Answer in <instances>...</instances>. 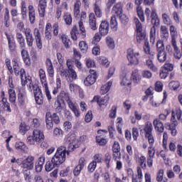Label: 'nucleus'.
Segmentation results:
<instances>
[{"instance_id": "nucleus-1", "label": "nucleus", "mask_w": 182, "mask_h": 182, "mask_svg": "<svg viewBox=\"0 0 182 182\" xmlns=\"http://www.w3.org/2000/svg\"><path fill=\"white\" fill-rule=\"evenodd\" d=\"M13 69L16 76H20L22 86H27L30 90H33L35 100L37 105H43V94L42 90L38 85L32 83V77L26 76L25 70L19 67V63L16 60H13Z\"/></svg>"}, {"instance_id": "nucleus-2", "label": "nucleus", "mask_w": 182, "mask_h": 182, "mask_svg": "<svg viewBox=\"0 0 182 182\" xmlns=\"http://www.w3.org/2000/svg\"><path fill=\"white\" fill-rule=\"evenodd\" d=\"M66 153L69 154V151H66V148L65 146H60L53 156L51 161L59 167L60 164L65 163L66 160Z\"/></svg>"}, {"instance_id": "nucleus-3", "label": "nucleus", "mask_w": 182, "mask_h": 182, "mask_svg": "<svg viewBox=\"0 0 182 182\" xmlns=\"http://www.w3.org/2000/svg\"><path fill=\"white\" fill-rule=\"evenodd\" d=\"M57 72H58L60 76L63 79H65L67 82H73V80H76V78L77 77L76 71L74 70H66L65 67L63 66L58 67Z\"/></svg>"}, {"instance_id": "nucleus-4", "label": "nucleus", "mask_w": 182, "mask_h": 182, "mask_svg": "<svg viewBox=\"0 0 182 182\" xmlns=\"http://www.w3.org/2000/svg\"><path fill=\"white\" fill-rule=\"evenodd\" d=\"M45 139V135L43 132L39 129H34L33 132V136L27 137L26 141L28 144L33 146L35 144H38V143H42Z\"/></svg>"}, {"instance_id": "nucleus-5", "label": "nucleus", "mask_w": 182, "mask_h": 182, "mask_svg": "<svg viewBox=\"0 0 182 182\" xmlns=\"http://www.w3.org/2000/svg\"><path fill=\"white\" fill-rule=\"evenodd\" d=\"M38 76L40 82L42 87L44 89L46 96L48 100L50 101L52 100V95H50V91H49V86L48 85V80H46V72L43 68L38 70Z\"/></svg>"}, {"instance_id": "nucleus-6", "label": "nucleus", "mask_w": 182, "mask_h": 182, "mask_svg": "<svg viewBox=\"0 0 182 182\" xmlns=\"http://www.w3.org/2000/svg\"><path fill=\"white\" fill-rule=\"evenodd\" d=\"M144 132L145 133V139L148 140V142L153 143L154 141V136H153V124H151V122L147 121L145 123Z\"/></svg>"}, {"instance_id": "nucleus-7", "label": "nucleus", "mask_w": 182, "mask_h": 182, "mask_svg": "<svg viewBox=\"0 0 182 182\" xmlns=\"http://www.w3.org/2000/svg\"><path fill=\"white\" fill-rule=\"evenodd\" d=\"M33 161H35V157L32 156H28L26 159H24L21 163V168L23 171H29L33 168Z\"/></svg>"}, {"instance_id": "nucleus-8", "label": "nucleus", "mask_w": 182, "mask_h": 182, "mask_svg": "<svg viewBox=\"0 0 182 182\" xmlns=\"http://www.w3.org/2000/svg\"><path fill=\"white\" fill-rule=\"evenodd\" d=\"M140 53L135 52L134 50L129 48L127 50V59L132 65H139V56Z\"/></svg>"}, {"instance_id": "nucleus-9", "label": "nucleus", "mask_w": 182, "mask_h": 182, "mask_svg": "<svg viewBox=\"0 0 182 182\" xmlns=\"http://www.w3.org/2000/svg\"><path fill=\"white\" fill-rule=\"evenodd\" d=\"M171 43L173 46V51H174L173 57L178 60H180V59H181L182 54H181V51L180 50V48L177 46V41H176V37H174V36H172L171 37Z\"/></svg>"}, {"instance_id": "nucleus-10", "label": "nucleus", "mask_w": 182, "mask_h": 182, "mask_svg": "<svg viewBox=\"0 0 182 182\" xmlns=\"http://www.w3.org/2000/svg\"><path fill=\"white\" fill-rule=\"evenodd\" d=\"M167 100V93L166 92L164 93V98L161 100V97L154 98L153 97H151L149 100V103L153 107H159L161 104L166 103V100Z\"/></svg>"}, {"instance_id": "nucleus-11", "label": "nucleus", "mask_w": 182, "mask_h": 182, "mask_svg": "<svg viewBox=\"0 0 182 182\" xmlns=\"http://www.w3.org/2000/svg\"><path fill=\"white\" fill-rule=\"evenodd\" d=\"M69 109L72 110L76 117L80 116V111L77 109V103L73 98H70L68 101L66 102Z\"/></svg>"}, {"instance_id": "nucleus-12", "label": "nucleus", "mask_w": 182, "mask_h": 182, "mask_svg": "<svg viewBox=\"0 0 182 182\" xmlns=\"http://www.w3.org/2000/svg\"><path fill=\"white\" fill-rule=\"evenodd\" d=\"M33 35L35 37V41H36V43L38 49H42L43 48L42 36L41 35V31H39V28H34Z\"/></svg>"}, {"instance_id": "nucleus-13", "label": "nucleus", "mask_w": 182, "mask_h": 182, "mask_svg": "<svg viewBox=\"0 0 182 182\" xmlns=\"http://www.w3.org/2000/svg\"><path fill=\"white\" fill-rule=\"evenodd\" d=\"M109 21H102L99 27V32L101 36H106L109 33Z\"/></svg>"}, {"instance_id": "nucleus-14", "label": "nucleus", "mask_w": 182, "mask_h": 182, "mask_svg": "<svg viewBox=\"0 0 182 182\" xmlns=\"http://www.w3.org/2000/svg\"><path fill=\"white\" fill-rule=\"evenodd\" d=\"M46 6H48L46 0L39 1L38 11L39 12V16H41V18H43L45 16V14L46 12Z\"/></svg>"}, {"instance_id": "nucleus-15", "label": "nucleus", "mask_w": 182, "mask_h": 182, "mask_svg": "<svg viewBox=\"0 0 182 182\" xmlns=\"http://www.w3.org/2000/svg\"><path fill=\"white\" fill-rule=\"evenodd\" d=\"M173 123H167L166 124V129L167 130H169L171 132V134L172 136H177V126L178 125V123L176 121H172Z\"/></svg>"}, {"instance_id": "nucleus-16", "label": "nucleus", "mask_w": 182, "mask_h": 182, "mask_svg": "<svg viewBox=\"0 0 182 182\" xmlns=\"http://www.w3.org/2000/svg\"><path fill=\"white\" fill-rule=\"evenodd\" d=\"M91 102H95L99 106H105L109 102V96L106 95L102 98L99 96H95Z\"/></svg>"}, {"instance_id": "nucleus-17", "label": "nucleus", "mask_w": 182, "mask_h": 182, "mask_svg": "<svg viewBox=\"0 0 182 182\" xmlns=\"http://www.w3.org/2000/svg\"><path fill=\"white\" fill-rule=\"evenodd\" d=\"M85 158L80 159L77 166L74 168V176H77L80 174V171H82V170H83V167H85Z\"/></svg>"}, {"instance_id": "nucleus-18", "label": "nucleus", "mask_w": 182, "mask_h": 182, "mask_svg": "<svg viewBox=\"0 0 182 182\" xmlns=\"http://www.w3.org/2000/svg\"><path fill=\"white\" fill-rule=\"evenodd\" d=\"M153 125L156 132H159V133H163V132H164V124H163V122L160 121L159 118L154 119Z\"/></svg>"}, {"instance_id": "nucleus-19", "label": "nucleus", "mask_w": 182, "mask_h": 182, "mask_svg": "<svg viewBox=\"0 0 182 182\" xmlns=\"http://www.w3.org/2000/svg\"><path fill=\"white\" fill-rule=\"evenodd\" d=\"M28 18L30 23L33 25V23H35L36 14H35V7H33V5L28 6Z\"/></svg>"}, {"instance_id": "nucleus-20", "label": "nucleus", "mask_w": 182, "mask_h": 182, "mask_svg": "<svg viewBox=\"0 0 182 182\" xmlns=\"http://www.w3.org/2000/svg\"><path fill=\"white\" fill-rule=\"evenodd\" d=\"M94 11L97 18H100V16H102V1H100V0H97L95 1Z\"/></svg>"}, {"instance_id": "nucleus-21", "label": "nucleus", "mask_w": 182, "mask_h": 182, "mask_svg": "<svg viewBox=\"0 0 182 182\" xmlns=\"http://www.w3.org/2000/svg\"><path fill=\"white\" fill-rule=\"evenodd\" d=\"M89 26L92 31H96L97 29V26H96V17L93 13H91L89 16Z\"/></svg>"}, {"instance_id": "nucleus-22", "label": "nucleus", "mask_w": 182, "mask_h": 182, "mask_svg": "<svg viewBox=\"0 0 182 182\" xmlns=\"http://www.w3.org/2000/svg\"><path fill=\"white\" fill-rule=\"evenodd\" d=\"M144 50L145 53H146V55H149V58H150L151 59L154 58L156 53H154V51L150 50V46L149 45V41H144Z\"/></svg>"}, {"instance_id": "nucleus-23", "label": "nucleus", "mask_w": 182, "mask_h": 182, "mask_svg": "<svg viewBox=\"0 0 182 182\" xmlns=\"http://www.w3.org/2000/svg\"><path fill=\"white\" fill-rule=\"evenodd\" d=\"M182 111L180 109H176L175 112H171V122H177V120H181Z\"/></svg>"}, {"instance_id": "nucleus-24", "label": "nucleus", "mask_w": 182, "mask_h": 182, "mask_svg": "<svg viewBox=\"0 0 182 182\" xmlns=\"http://www.w3.org/2000/svg\"><path fill=\"white\" fill-rule=\"evenodd\" d=\"M21 56L26 66H29L31 65V58L29 57V53L26 50H21Z\"/></svg>"}, {"instance_id": "nucleus-25", "label": "nucleus", "mask_w": 182, "mask_h": 182, "mask_svg": "<svg viewBox=\"0 0 182 182\" xmlns=\"http://www.w3.org/2000/svg\"><path fill=\"white\" fill-rule=\"evenodd\" d=\"M15 149L18 150V151H23V153H26V151H28V146H26L25 142H22L21 141H18L16 143Z\"/></svg>"}, {"instance_id": "nucleus-26", "label": "nucleus", "mask_w": 182, "mask_h": 182, "mask_svg": "<svg viewBox=\"0 0 182 182\" xmlns=\"http://www.w3.org/2000/svg\"><path fill=\"white\" fill-rule=\"evenodd\" d=\"M61 40L65 49H69V48L72 46V41H70V38H69V36L66 34H63L61 36Z\"/></svg>"}, {"instance_id": "nucleus-27", "label": "nucleus", "mask_w": 182, "mask_h": 182, "mask_svg": "<svg viewBox=\"0 0 182 182\" xmlns=\"http://www.w3.org/2000/svg\"><path fill=\"white\" fill-rule=\"evenodd\" d=\"M151 22L152 25H155V26H159V25H160V19L157 16V13H156L155 9H152L151 11Z\"/></svg>"}, {"instance_id": "nucleus-28", "label": "nucleus", "mask_w": 182, "mask_h": 182, "mask_svg": "<svg viewBox=\"0 0 182 182\" xmlns=\"http://www.w3.org/2000/svg\"><path fill=\"white\" fill-rule=\"evenodd\" d=\"M80 6H82L80 0H75L74 4V15L75 18H79V16H80Z\"/></svg>"}, {"instance_id": "nucleus-29", "label": "nucleus", "mask_w": 182, "mask_h": 182, "mask_svg": "<svg viewBox=\"0 0 182 182\" xmlns=\"http://www.w3.org/2000/svg\"><path fill=\"white\" fill-rule=\"evenodd\" d=\"M121 85L122 86H129L132 85V73H127L122 79Z\"/></svg>"}, {"instance_id": "nucleus-30", "label": "nucleus", "mask_w": 182, "mask_h": 182, "mask_svg": "<svg viewBox=\"0 0 182 182\" xmlns=\"http://www.w3.org/2000/svg\"><path fill=\"white\" fill-rule=\"evenodd\" d=\"M157 60L159 63H164L167 60V51H158Z\"/></svg>"}, {"instance_id": "nucleus-31", "label": "nucleus", "mask_w": 182, "mask_h": 182, "mask_svg": "<svg viewBox=\"0 0 182 182\" xmlns=\"http://www.w3.org/2000/svg\"><path fill=\"white\" fill-rule=\"evenodd\" d=\"M70 36L73 41H77L80 38V33H79V30L77 27L74 26L70 31Z\"/></svg>"}, {"instance_id": "nucleus-32", "label": "nucleus", "mask_w": 182, "mask_h": 182, "mask_svg": "<svg viewBox=\"0 0 182 182\" xmlns=\"http://www.w3.org/2000/svg\"><path fill=\"white\" fill-rule=\"evenodd\" d=\"M96 75H88L84 80V85L85 86H92L96 82Z\"/></svg>"}, {"instance_id": "nucleus-33", "label": "nucleus", "mask_w": 182, "mask_h": 182, "mask_svg": "<svg viewBox=\"0 0 182 182\" xmlns=\"http://www.w3.org/2000/svg\"><path fill=\"white\" fill-rule=\"evenodd\" d=\"M131 79H132L134 83H139V82H140L141 76L139 73V70H134L132 71L131 74Z\"/></svg>"}, {"instance_id": "nucleus-34", "label": "nucleus", "mask_w": 182, "mask_h": 182, "mask_svg": "<svg viewBox=\"0 0 182 182\" xmlns=\"http://www.w3.org/2000/svg\"><path fill=\"white\" fill-rule=\"evenodd\" d=\"M161 38L162 41L168 39V28L166 26H161Z\"/></svg>"}, {"instance_id": "nucleus-35", "label": "nucleus", "mask_w": 182, "mask_h": 182, "mask_svg": "<svg viewBox=\"0 0 182 182\" xmlns=\"http://www.w3.org/2000/svg\"><path fill=\"white\" fill-rule=\"evenodd\" d=\"M46 127L48 130H50L53 127V121L52 120V117L50 116V112H47L46 115Z\"/></svg>"}, {"instance_id": "nucleus-36", "label": "nucleus", "mask_w": 182, "mask_h": 182, "mask_svg": "<svg viewBox=\"0 0 182 182\" xmlns=\"http://www.w3.org/2000/svg\"><path fill=\"white\" fill-rule=\"evenodd\" d=\"M9 100L11 103H16V92H15V90L14 89H9Z\"/></svg>"}, {"instance_id": "nucleus-37", "label": "nucleus", "mask_w": 182, "mask_h": 182, "mask_svg": "<svg viewBox=\"0 0 182 182\" xmlns=\"http://www.w3.org/2000/svg\"><path fill=\"white\" fill-rule=\"evenodd\" d=\"M18 104L19 106H23L25 105V92L21 90L18 93Z\"/></svg>"}, {"instance_id": "nucleus-38", "label": "nucleus", "mask_w": 182, "mask_h": 182, "mask_svg": "<svg viewBox=\"0 0 182 182\" xmlns=\"http://www.w3.org/2000/svg\"><path fill=\"white\" fill-rule=\"evenodd\" d=\"M17 42L19 43L20 48H25V37L21 33H16Z\"/></svg>"}, {"instance_id": "nucleus-39", "label": "nucleus", "mask_w": 182, "mask_h": 182, "mask_svg": "<svg viewBox=\"0 0 182 182\" xmlns=\"http://www.w3.org/2000/svg\"><path fill=\"white\" fill-rule=\"evenodd\" d=\"M156 51L157 52L166 51V47L164 46V40H158L157 41Z\"/></svg>"}, {"instance_id": "nucleus-40", "label": "nucleus", "mask_w": 182, "mask_h": 182, "mask_svg": "<svg viewBox=\"0 0 182 182\" xmlns=\"http://www.w3.org/2000/svg\"><path fill=\"white\" fill-rule=\"evenodd\" d=\"M149 146L148 147V156L147 157H154L156 154V149H154V141L152 143H149Z\"/></svg>"}, {"instance_id": "nucleus-41", "label": "nucleus", "mask_w": 182, "mask_h": 182, "mask_svg": "<svg viewBox=\"0 0 182 182\" xmlns=\"http://www.w3.org/2000/svg\"><path fill=\"white\" fill-rule=\"evenodd\" d=\"M112 82L109 81L108 82L107 84L102 85L101 87V95H106V93H107V92H109V90H110V87H112Z\"/></svg>"}, {"instance_id": "nucleus-42", "label": "nucleus", "mask_w": 182, "mask_h": 182, "mask_svg": "<svg viewBox=\"0 0 182 182\" xmlns=\"http://www.w3.org/2000/svg\"><path fill=\"white\" fill-rule=\"evenodd\" d=\"M143 41H146V33L143 31L136 32V42L138 43H141Z\"/></svg>"}, {"instance_id": "nucleus-43", "label": "nucleus", "mask_w": 182, "mask_h": 182, "mask_svg": "<svg viewBox=\"0 0 182 182\" xmlns=\"http://www.w3.org/2000/svg\"><path fill=\"white\" fill-rule=\"evenodd\" d=\"M162 20L164 25H171L173 23V21H171V18L167 14L164 13L162 14Z\"/></svg>"}, {"instance_id": "nucleus-44", "label": "nucleus", "mask_w": 182, "mask_h": 182, "mask_svg": "<svg viewBox=\"0 0 182 182\" xmlns=\"http://www.w3.org/2000/svg\"><path fill=\"white\" fill-rule=\"evenodd\" d=\"M122 11V6L119 4H115L112 8V13L115 15L121 16Z\"/></svg>"}, {"instance_id": "nucleus-45", "label": "nucleus", "mask_w": 182, "mask_h": 182, "mask_svg": "<svg viewBox=\"0 0 182 182\" xmlns=\"http://www.w3.org/2000/svg\"><path fill=\"white\" fill-rule=\"evenodd\" d=\"M150 42L152 45H154L156 42V27L153 26L150 31Z\"/></svg>"}, {"instance_id": "nucleus-46", "label": "nucleus", "mask_w": 182, "mask_h": 182, "mask_svg": "<svg viewBox=\"0 0 182 182\" xmlns=\"http://www.w3.org/2000/svg\"><path fill=\"white\" fill-rule=\"evenodd\" d=\"M46 171H52V170H53V168H55V167H58L56 164H55V163H53V161H48L46 164Z\"/></svg>"}, {"instance_id": "nucleus-47", "label": "nucleus", "mask_w": 182, "mask_h": 182, "mask_svg": "<svg viewBox=\"0 0 182 182\" xmlns=\"http://www.w3.org/2000/svg\"><path fill=\"white\" fill-rule=\"evenodd\" d=\"M146 65L153 72H157V67L154 65V63H153V61L151 60H147L146 62Z\"/></svg>"}, {"instance_id": "nucleus-48", "label": "nucleus", "mask_w": 182, "mask_h": 182, "mask_svg": "<svg viewBox=\"0 0 182 182\" xmlns=\"http://www.w3.org/2000/svg\"><path fill=\"white\" fill-rule=\"evenodd\" d=\"M78 26L81 32L82 38H86V29L85 28V26L83 25V22H82V21L78 22Z\"/></svg>"}, {"instance_id": "nucleus-49", "label": "nucleus", "mask_w": 182, "mask_h": 182, "mask_svg": "<svg viewBox=\"0 0 182 182\" xmlns=\"http://www.w3.org/2000/svg\"><path fill=\"white\" fill-rule=\"evenodd\" d=\"M134 23L136 25V32H143V25L139 21V18H134Z\"/></svg>"}, {"instance_id": "nucleus-50", "label": "nucleus", "mask_w": 182, "mask_h": 182, "mask_svg": "<svg viewBox=\"0 0 182 182\" xmlns=\"http://www.w3.org/2000/svg\"><path fill=\"white\" fill-rule=\"evenodd\" d=\"M53 136L54 137L59 139L63 136V131L61 129L56 127L53 130Z\"/></svg>"}, {"instance_id": "nucleus-51", "label": "nucleus", "mask_w": 182, "mask_h": 182, "mask_svg": "<svg viewBox=\"0 0 182 182\" xmlns=\"http://www.w3.org/2000/svg\"><path fill=\"white\" fill-rule=\"evenodd\" d=\"M136 12L140 21H141V22H144L145 18H144V13L143 12V9H141V7L140 6H137Z\"/></svg>"}, {"instance_id": "nucleus-52", "label": "nucleus", "mask_w": 182, "mask_h": 182, "mask_svg": "<svg viewBox=\"0 0 182 182\" xmlns=\"http://www.w3.org/2000/svg\"><path fill=\"white\" fill-rule=\"evenodd\" d=\"M63 19L66 25H72V15L69 13H65L63 16Z\"/></svg>"}, {"instance_id": "nucleus-53", "label": "nucleus", "mask_w": 182, "mask_h": 182, "mask_svg": "<svg viewBox=\"0 0 182 182\" xmlns=\"http://www.w3.org/2000/svg\"><path fill=\"white\" fill-rule=\"evenodd\" d=\"M119 21L122 25H124V26H126V25L129 23V17H127V16H126L125 14H121L119 16Z\"/></svg>"}, {"instance_id": "nucleus-54", "label": "nucleus", "mask_w": 182, "mask_h": 182, "mask_svg": "<svg viewBox=\"0 0 182 182\" xmlns=\"http://www.w3.org/2000/svg\"><path fill=\"white\" fill-rule=\"evenodd\" d=\"M107 45L109 49H114V40L112 37H107Z\"/></svg>"}, {"instance_id": "nucleus-55", "label": "nucleus", "mask_w": 182, "mask_h": 182, "mask_svg": "<svg viewBox=\"0 0 182 182\" xmlns=\"http://www.w3.org/2000/svg\"><path fill=\"white\" fill-rule=\"evenodd\" d=\"M69 89L71 92V93H76V92H78V90H80V86L76 85V84H70Z\"/></svg>"}, {"instance_id": "nucleus-56", "label": "nucleus", "mask_w": 182, "mask_h": 182, "mask_svg": "<svg viewBox=\"0 0 182 182\" xmlns=\"http://www.w3.org/2000/svg\"><path fill=\"white\" fill-rule=\"evenodd\" d=\"M1 103L3 105L4 109L6 107L7 112H9L10 113L12 112V110L11 109V105H9V102H8V99L1 100Z\"/></svg>"}, {"instance_id": "nucleus-57", "label": "nucleus", "mask_w": 182, "mask_h": 182, "mask_svg": "<svg viewBox=\"0 0 182 182\" xmlns=\"http://www.w3.org/2000/svg\"><path fill=\"white\" fill-rule=\"evenodd\" d=\"M93 159L92 161L97 164V163H100L103 160V155L102 154H96L94 155Z\"/></svg>"}, {"instance_id": "nucleus-58", "label": "nucleus", "mask_w": 182, "mask_h": 182, "mask_svg": "<svg viewBox=\"0 0 182 182\" xmlns=\"http://www.w3.org/2000/svg\"><path fill=\"white\" fill-rule=\"evenodd\" d=\"M20 133L25 134V132L29 130V126L26 125L25 123H21L19 127Z\"/></svg>"}, {"instance_id": "nucleus-59", "label": "nucleus", "mask_w": 182, "mask_h": 182, "mask_svg": "<svg viewBox=\"0 0 182 182\" xmlns=\"http://www.w3.org/2000/svg\"><path fill=\"white\" fill-rule=\"evenodd\" d=\"M79 48L80 50L85 53V52L87 51V43L85 41H80L79 43Z\"/></svg>"}, {"instance_id": "nucleus-60", "label": "nucleus", "mask_w": 182, "mask_h": 182, "mask_svg": "<svg viewBox=\"0 0 182 182\" xmlns=\"http://www.w3.org/2000/svg\"><path fill=\"white\" fill-rule=\"evenodd\" d=\"M111 28L114 31H117V20H116V16L111 18Z\"/></svg>"}, {"instance_id": "nucleus-61", "label": "nucleus", "mask_w": 182, "mask_h": 182, "mask_svg": "<svg viewBox=\"0 0 182 182\" xmlns=\"http://www.w3.org/2000/svg\"><path fill=\"white\" fill-rule=\"evenodd\" d=\"M139 163L142 168H146V167H147V165L146 164V156H141L139 158Z\"/></svg>"}, {"instance_id": "nucleus-62", "label": "nucleus", "mask_w": 182, "mask_h": 182, "mask_svg": "<svg viewBox=\"0 0 182 182\" xmlns=\"http://www.w3.org/2000/svg\"><path fill=\"white\" fill-rule=\"evenodd\" d=\"M113 153H120V144L118 141H114L112 146Z\"/></svg>"}, {"instance_id": "nucleus-63", "label": "nucleus", "mask_w": 182, "mask_h": 182, "mask_svg": "<svg viewBox=\"0 0 182 182\" xmlns=\"http://www.w3.org/2000/svg\"><path fill=\"white\" fill-rule=\"evenodd\" d=\"M60 97H62L65 102H68L70 98V96L69 95V93L65 92V91H61L60 93Z\"/></svg>"}, {"instance_id": "nucleus-64", "label": "nucleus", "mask_w": 182, "mask_h": 182, "mask_svg": "<svg viewBox=\"0 0 182 182\" xmlns=\"http://www.w3.org/2000/svg\"><path fill=\"white\" fill-rule=\"evenodd\" d=\"M163 176H164V170L160 169L156 175V181H163Z\"/></svg>"}]
</instances>
